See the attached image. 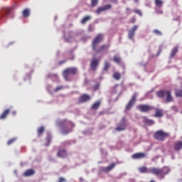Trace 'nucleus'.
<instances>
[{
  "mask_svg": "<svg viewBox=\"0 0 182 182\" xmlns=\"http://www.w3.org/2000/svg\"><path fill=\"white\" fill-rule=\"evenodd\" d=\"M136 109L141 112H149V111L154 109L153 106L149 105H139L137 106Z\"/></svg>",
  "mask_w": 182,
  "mask_h": 182,
  "instance_id": "6e6552de",
  "label": "nucleus"
},
{
  "mask_svg": "<svg viewBox=\"0 0 182 182\" xmlns=\"http://www.w3.org/2000/svg\"><path fill=\"white\" fill-rule=\"evenodd\" d=\"M134 2H135V3L139 2V0H134Z\"/></svg>",
  "mask_w": 182,
  "mask_h": 182,
  "instance_id": "a18cd8bd",
  "label": "nucleus"
},
{
  "mask_svg": "<svg viewBox=\"0 0 182 182\" xmlns=\"http://www.w3.org/2000/svg\"><path fill=\"white\" fill-rule=\"evenodd\" d=\"M13 114H16V112L14 111V112H13Z\"/></svg>",
  "mask_w": 182,
  "mask_h": 182,
  "instance_id": "49530a36",
  "label": "nucleus"
},
{
  "mask_svg": "<svg viewBox=\"0 0 182 182\" xmlns=\"http://www.w3.org/2000/svg\"><path fill=\"white\" fill-rule=\"evenodd\" d=\"M109 68V63L107 60H106L105 62L104 70L105 71L108 70Z\"/></svg>",
  "mask_w": 182,
  "mask_h": 182,
  "instance_id": "2f4dec72",
  "label": "nucleus"
},
{
  "mask_svg": "<svg viewBox=\"0 0 182 182\" xmlns=\"http://www.w3.org/2000/svg\"><path fill=\"white\" fill-rule=\"evenodd\" d=\"M102 40H103V35L100 33L95 38V39L92 41V50L95 51L96 53H100L105 50H107L109 47V45H102V46L100 47L99 49L97 50V48L99 46V43L101 41H102Z\"/></svg>",
  "mask_w": 182,
  "mask_h": 182,
  "instance_id": "f03ea898",
  "label": "nucleus"
},
{
  "mask_svg": "<svg viewBox=\"0 0 182 182\" xmlns=\"http://www.w3.org/2000/svg\"><path fill=\"white\" fill-rule=\"evenodd\" d=\"M99 0H92L91 1V5L92 7L96 6L98 4Z\"/></svg>",
  "mask_w": 182,
  "mask_h": 182,
  "instance_id": "473e14b6",
  "label": "nucleus"
},
{
  "mask_svg": "<svg viewBox=\"0 0 182 182\" xmlns=\"http://www.w3.org/2000/svg\"><path fill=\"white\" fill-rule=\"evenodd\" d=\"M12 9L14 8H6V9H4L1 12L2 14H4V16H6V15H9L11 14V11H12Z\"/></svg>",
  "mask_w": 182,
  "mask_h": 182,
  "instance_id": "412c9836",
  "label": "nucleus"
},
{
  "mask_svg": "<svg viewBox=\"0 0 182 182\" xmlns=\"http://www.w3.org/2000/svg\"><path fill=\"white\" fill-rule=\"evenodd\" d=\"M38 136H40L41 134H43V132H45V127L41 126L40 127L38 130Z\"/></svg>",
  "mask_w": 182,
  "mask_h": 182,
  "instance_id": "b1692460",
  "label": "nucleus"
},
{
  "mask_svg": "<svg viewBox=\"0 0 182 182\" xmlns=\"http://www.w3.org/2000/svg\"><path fill=\"white\" fill-rule=\"evenodd\" d=\"M135 21H136V19H135V18H132V19L129 21V23H134Z\"/></svg>",
  "mask_w": 182,
  "mask_h": 182,
  "instance_id": "58836bf2",
  "label": "nucleus"
},
{
  "mask_svg": "<svg viewBox=\"0 0 182 182\" xmlns=\"http://www.w3.org/2000/svg\"><path fill=\"white\" fill-rule=\"evenodd\" d=\"M9 112H11V110L9 109H7L4 110L2 114L0 115V119H6V117H8V114H9Z\"/></svg>",
  "mask_w": 182,
  "mask_h": 182,
  "instance_id": "a211bd4d",
  "label": "nucleus"
},
{
  "mask_svg": "<svg viewBox=\"0 0 182 182\" xmlns=\"http://www.w3.org/2000/svg\"><path fill=\"white\" fill-rule=\"evenodd\" d=\"M134 12L136 13V14H139L140 16H142V13H141V11L140 10L134 9Z\"/></svg>",
  "mask_w": 182,
  "mask_h": 182,
  "instance_id": "f704fd0d",
  "label": "nucleus"
},
{
  "mask_svg": "<svg viewBox=\"0 0 182 182\" xmlns=\"http://www.w3.org/2000/svg\"><path fill=\"white\" fill-rule=\"evenodd\" d=\"M144 157H146V154L143 153H136L132 155V159H134V160L144 159Z\"/></svg>",
  "mask_w": 182,
  "mask_h": 182,
  "instance_id": "dca6fc26",
  "label": "nucleus"
},
{
  "mask_svg": "<svg viewBox=\"0 0 182 182\" xmlns=\"http://www.w3.org/2000/svg\"><path fill=\"white\" fill-rule=\"evenodd\" d=\"M15 141H16V138H12L8 141L7 144L8 146H11V144H13V143H15Z\"/></svg>",
  "mask_w": 182,
  "mask_h": 182,
  "instance_id": "7c9ffc66",
  "label": "nucleus"
},
{
  "mask_svg": "<svg viewBox=\"0 0 182 182\" xmlns=\"http://www.w3.org/2000/svg\"><path fill=\"white\" fill-rule=\"evenodd\" d=\"M113 78L115 79L116 80H119L121 78V74L119 73L115 72L113 74Z\"/></svg>",
  "mask_w": 182,
  "mask_h": 182,
  "instance_id": "bb28decb",
  "label": "nucleus"
},
{
  "mask_svg": "<svg viewBox=\"0 0 182 182\" xmlns=\"http://www.w3.org/2000/svg\"><path fill=\"white\" fill-rule=\"evenodd\" d=\"M64 63H65V60H62L59 62V64L61 65V64H63Z\"/></svg>",
  "mask_w": 182,
  "mask_h": 182,
  "instance_id": "37998d69",
  "label": "nucleus"
},
{
  "mask_svg": "<svg viewBox=\"0 0 182 182\" xmlns=\"http://www.w3.org/2000/svg\"><path fill=\"white\" fill-rule=\"evenodd\" d=\"M139 173H151V174H154V176L159 177L160 180H163L166 174L170 173V169L167 166H164L161 168L152 167L149 169H148L146 166H142L139 168Z\"/></svg>",
  "mask_w": 182,
  "mask_h": 182,
  "instance_id": "f257e3e1",
  "label": "nucleus"
},
{
  "mask_svg": "<svg viewBox=\"0 0 182 182\" xmlns=\"http://www.w3.org/2000/svg\"><path fill=\"white\" fill-rule=\"evenodd\" d=\"M100 105H101V101H100V100L97 101L96 102H95V103L92 105L91 108H92V109H97L100 107Z\"/></svg>",
  "mask_w": 182,
  "mask_h": 182,
  "instance_id": "4be33fe9",
  "label": "nucleus"
},
{
  "mask_svg": "<svg viewBox=\"0 0 182 182\" xmlns=\"http://www.w3.org/2000/svg\"><path fill=\"white\" fill-rule=\"evenodd\" d=\"M91 17L89 16H87L85 17H84L82 18V20L81 21V23L84 24L87 21H88L89 20H90Z\"/></svg>",
  "mask_w": 182,
  "mask_h": 182,
  "instance_id": "cd10ccee",
  "label": "nucleus"
},
{
  "mask_svg": "<svg viewBox=\"0 0 182 182\" xmlns=\"http://www.w3.org/2000/svg\"><path fill=\"white\" fill-rule=\"evenodd\" d=\"M93 30H94V28H93V27H92V26H90L89 28H88V31H89L90 32L92 31Z\"/></svg>",
  "mask_w": 182,
  "mask_h": 182,
  "instance_id": "a19ab883",
  "label": "nucleus"
},
{
  "mask_svg": "<svg viewBox=\"0 0 182 182\" xmlns=\"http://www.w3.org/2000/svg\"><path fill=\"white\" fill-rule=\"evenodd\" d=\"M57 156L61 159H65V157H67V152L65 149L60 147Z\"/></svg>",
  "mask_w": 182,
  "mask_h": 182,
  "instance_id": "f8f14e48",
  "label": "nucleus"
},
{
  "mask_svg": "<svg viewBox=\"0 0 182 182\" xmlns=\"http://www.w3.org/2000/svg\"><path fill=\"white\" fill-rule=\"evenodd\" d=\"M156 95L159 98H163L164 97L165 95H166V102H171L173 101V99L171 96V92L169 90H159L156 92Z\"/></svg>",
  "mask_w": 182,
  "mask_h": 182,
  "instance_id": "39448f33",
  "label": "nucleus"
},
{
  "mask_svg": "<svg viewBox=\"0 0 182 182\" xmlns=\"http://www.w3.org/2000/svg\"><path fill=\"white\" fill-rule=\"evenodd\" d=\"M46 140L48 141V144L50 143L51 140H52V137H50V136H48L47 138H46Z\"/></svg>",
  "mask_w": 182,
  "mask_h": 182,
  "instance_id": "4c0bfd02",
  "label": "nucleus"
},
{
  "mask_svg": "<svg viewBox=\"0 0 182 182\" xmlns=\"http://www.w3.org/2000/svg\"><path fill=\"white\" fill-rule=\"evenodd\" d=\"M59 126L61 129L62 134H68V133L72 132V129L74 127V124L65 119L59 123Z\"/></svg>",
  "mask_w": 182,
  "mask_h": 182,
  "instance_id": "7ed1b4c3",
  "label": "nucleus"
},
{
  "mask_svg": "<svg viewBox=\"0 0 182 182\" xmlns=\"http://www.w3.org/2000/svg\"><path fill=\"white\" fill-rule=\"evenodd\" d=\"M113 60H114V62H115V63H117V64H119V63H121V62H122L121 58H120L119 56H118L117 55H115L114 56Z\"/></svg>",
  "mask_w": 182,
  "mask_h": 182,
  "instance_id": "a878e982",
  "label": "nucleus"
},
{
  "mask_svg": "<svg viewBox=\"0 0 182 182\" xmlns=\"http://www.w3.org/2000/svg\"><path fill=\"white\" fill-rule=\"evenodd\" d=\"M182 149V141L175 142L174 143V149L175 150H181Z\"/></svg>",
  "mask_w": 182,
  "mask_h": 182,
  "instance_id": "aec40b11",
  "label": "nucleus"
},
{
  "mask_svg": "<svg viewBox=\"0 0 182 182\" xmlns=\"http://www.w3.org/2000/svg\"><path fill=\"white\" fill-rule=\"evenodd\" d=\"M178 47H175V48L172 50V51H171L170 58H173V57L176 55V54L178 53Z\"/></svg>",
  "mask_w": 182,
  "mask_h": 182,
  "instance_id": "393cba45",
  "label": "nucleus"
},
{
  "mask_svg": "<svg viewBox=\"0 0 182 182\" xmlns=\"http://www.w3.org/2000/svg\"><path fill=\"white\" fill-rule=\"evenodd\" d=\"M115 163H112L109 166L103 168L102 171H104L105 173H109V171H111V170H112L115 167Z\"/></svg>",
  "mask_w": 182,
  "mask_h": 182,
  "instance_id": "f3484780",
  "label": "nucleus"
},
{
  "mask_svg": "<svg viewBox=\"0 0 182 182\" xmlns=\"http://www.w3.org/2000/svg\"><path fill=\"white\" fill-rule=\"evenodd\" d=\"M80 180L82 181V178H80Z\"/></svg>",
  "mask_w": 182,
  "mask_h": 182,
  "instance_id": "de8ad7c7",
  "label": "nucleus"
},
{
  "mask_svg": "<svg viewBox=\"0 0 182 182\" xmlns=\"http://www.w3.org/2000/svg\"><path fill=\"white\" fill-rule=\"evenodd\" d=\"M77 73V70L76 68H68L63 71V75L65 80L68 81L70 75V74L76 75Z\"/></svg>",
  "mask_w": 182,
  "mask_h": 182,
  "instance_id": "423d86ee",
  "label": "nucleus"
},
{
  "mask_svg": "<svg viewBox=\"0 0 182 182\" xmlns=\"http://www.w3.org/2000/svg\"><path fill=\"white\" fill-rule=\"evenodd\" d=\"M154 33L159 35V36L161 35V33L159 30H154Z\"/></svg>",
  "mask_w": 182,
  "mask_h": 182,
  "instance_id": "e433bc0d",
  "label": "nucleus"
},
{
  "mask_svg": "<svg viewBox=\"0 0 182 182\" xmlns=\"http://www.w3.org/2000/svg\"><path fill=\"white\" fill-rule=\"evenodd\" d=\"M127 126V119L124 117L117 124V127L114 129L116 131L121 132L124 131Z\"/></svg>",
  "mask_w": 182,
  "mask_h": 182,
  "instance_id": "0eeeda50",
  "label": "nucleus"
},
{
  "mask_svg": "<svg viewBox=\"0 0 182 182\" xmlns=\"http://www.w3.org/2000/svg\"><path fill=\"white\" fill-rule=\"evenodd\" d=\"M161 51H162V50H161V48H160L159 50V53L157 54V56L159 55V54L161 53Z\"/></svg>",
  "mask_w": 182,
  "mask_h": 182,
  "instance_id": "c03bdc74",
  "label": "nucleus"
},
{
  "mask_svg": "<svg viewBox=\"0 0 182 182\" xmlns=\"http://www.w3.org/2000/svg\"><path fill=\"white\" fill-rule=\"evenodd\" d=\"M102 114V112H100V114Z\"/></svg>",
  "mask_w": 182,
  "mask_h": 182,
  "instance_id": "8fccbe9b",
  "label": "nucleus"
},
{
  "mask_svg": "<svg viewBox=\"0 0 182 182\" xmlns=\"http://www.w3.org/2000/svg\"><path fill=\"white\" fill-rule=\"evenodd\" d=\"M136 97H137V94L134 93V95L132 96L131 100L129 102L128 105L126 107V110H130L132 107L134 106V105L135 104V102L136 100Z\"/></svg>",
  "mask_w": 182,
  "mask_h": 182,
  "instance_id": "9d476101",
  "label": "nucleus"
},
{
  "mask_svg": "<svg viewBox=\"0 0 182 182\" xmlns=\"http://www.w3.org/2000/svg\"><path fill=\"white\" fill-rule=\"evenodd\" d=\"M64 87H63V86H58V87H57L55 90H54V92H57L58 91H59V90H62V89H63Z\"/></svg>",
  "mask_w": 182,
  "mask_h": 182,
  "instance_id": "c9c22d12",
  "label": "nucleus"
},
{
  "mask_svg": "<svg viewBox=\"0 0 182 182\" xmlns=\"http://www.w3.org/2000/svg\"><path fill=\"white\" fill-rule=\"evenodd\" d=\"M127 11H129V9H127Z\"/></svg>",
  "mask_w": 182,
  "mask_h": 182,
  "instance_id": "09e8293b",
  "label": "nucleus"
},
{
  "mask_svg": "<svg viewBox=\"0 0 182 182\" xmlns=\"http://www.w3.org/2000/svg\"><path fill=\"white\" fill-rule=\"evenodd\" d=\"M112 9V5L111 4H107L104 6H100L97 9V10L95 11V13L99 15L100 14H101L103 11H106L108 10H110Z\"/></svg>",
  "mask_w": 182,
  "mask_h": 182,
  "instance_id": "1a4fd4ad",
  "label": "nucleus"
},
{
  "mask_svg": "<svg viewBox=\"0 0 182 182\" xmlns=\"http://www.w3.org/2000/svg\"><path fill=\"white\" fill-rule=\"evenodd\" d=\"M22 15L24 18H28L31 15V10L28 9H26L22 12Z\"/></svg>",
  "mask_w": 182,
  "mask_h": 182,
  "instance_id": "6ab92c4d",
  "label": "nucleus"
},
{
  "mask_svg": "<svg viewBox=\"0 0 182 182\" xmlns=\"http://www.w3.org/2000/svg\"><path fill=\"white\" fill-rule=\"evenodd\" d=\"M155 4L158 7H161L163 5V1L161 0H155Z\"/></svg>",
  "mask_w": 182,
  "mask_h": 182,
  "instance_id": "c85d7f7f",
  "label": "nucleus"
},
{
  "mask_svg": "<svg viewBox=\"0 0 182 182\" xmlns=\"http://www.w3.org/2000/svg\"><path fill=\"white\" fill-rule=\"evenodd\" d=\"M168 137H170V133L162 129L158 130L154 134V138L158 141H164Z\"/></svg>",
  "mask_w": 182,
  "mask_h": 182,
  "instance_id": "20e7f679",
  "label": "nucleus"
},
{
  "mask_svg": "<svg viewBox=\"0 0 182 182\" xmlns=\"http://www.w3.org/2000/svg\"><path fill=\"white\" fill-rule=\"evenodd\" d=\"M138 28V26H134L129 31L128 33V38L129 39H133L134 34H135V31L137 30Z\"/></svg>",
  "mask_w": 182,
  "mask_h": 182,
  "instance_id": "ddd939ff",
  "label": "nucleus"
},
{
  "mask_svg": "<svg viewBox=\"0 0 182 182\" xmlns=\"http://www.w3.org/2000/svg\"><path fill=\"white\" fill-rule=\"evenodd\" d=\"M144 122L149 125H153L154 124V121L152 120V119H146L144 120Z\"/></svg>",
  "mask_w": 182,
  "mask_h": 182,
  "instance_id": "c756f323",
  "label": "nucleus"
},
{
  "mask_svg": "<svg viewBox=\"0 0 182 182\" xmlns=\"http://www.w3.org/2000/svg\"><path fill=\"white\" fill-rule=\"evenodd\" d=\"M119 86V85H115L114 87H113V90L114 92H117V87Z\"/></svg>",
  "mask_w": 182,
  "mask_h": 182,
  "instance_id": "ea45409f",
  "label": "nucleus"
},
{
  "mask_svg": "<svg viewBox=\"0 0 182 182\" xmlns=\"http://www.w3.org/2000/svg\"><path fill=\"white\" fill-rule=\"evenodd\" d=\"M98 64H99V60H97V59L92 60V61L90 63L91 69L95 71L97 69Z\"/></svg>",
  "mask_w": 182,
  "mask_h": 182,
  "instance_id": "4468645a",
  "label": "nucleus"
},
{
  "mask_svg": "<svg viewBox=\"0 0 182 182\" xmlns=\"http://www.w3.org/2000/svg\"><path fill=\"white\" fill-rule=\"evenodd\" d=\"M90 100L91 97L89 95L83 94L79 97L78 101L80 103H85L87 101H90Z\"/></svg>",
  "mask_w": 182,
  "mask_h": 182,
  "instance_id": "9b49d317",
  "label": "nucleus"
},
{
  "mask_svg": "<svg viewBox=\"0 0 182 182\" xmlns=\"http://www.w3.org/2000/svg\"><path fill=\"white\" fill-rule=\"evenodd\" d=\"M36 171L35 169H28L23 173V176L24 177H31V176H33L35 174Z\"/></svg>",
  "mask_w": 182,
  "mask_h": 182,
  "instance_id": "2eb2a0df",
  "label": "nucleus"
},
{
  "mask_svg": "<svg viewBox=\"0 0 182 182\" xmlns=\"http://www.w3.org/2000/svg\"><path fill=\"white\" fill-rule=\"evenodd\" d=\"M176 97H182V90H177L176 92Z\"/></svg>",
  "mask_w": 182,
  "mask_h": 182,
  "instance_id": "72a5a7b5",
  "label": "nucleus"
},
{
  "mask_svg": "<svg viewBox=\"0 0 182 182\" xmlns=\"http://www.w3.org/2000/svg\"><path fill=\"white\" fill-rule=\"evenodd\" d=\"M163 115V111L161 109H156V114L154 115L156 117H161Z\"/></svg>",
  "mask_w": 182,
  "mask_h": 182,
  "instance_id": "5701e85b",
  "label": "nucleus"
},
{
  "mask_svg": "<svg viewBox=\"0 0 182 182\" xmlns=\"http://www.w3.org/2000/svg\"><path fill=\"white\" fill-rule=\"evenodd\" d=\"M98 88H99V85H96L94 87L95 90H97Z\"/></svg>",
  "mask_w": 182,
  "mask_h": 182,
  "instance_id": "79ce46f5",
  "label": "nucleus"
}]
</instances>
